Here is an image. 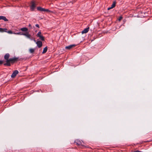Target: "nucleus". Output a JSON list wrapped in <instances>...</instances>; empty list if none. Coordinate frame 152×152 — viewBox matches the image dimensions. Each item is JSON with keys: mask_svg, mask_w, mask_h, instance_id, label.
Here are the masks:
<instances>
[{"mask_svg": "<svg viewBox=\"0 0 152 152\" xmlns=\"http://www.w3.org/2000/svg\"><path fill=\"white\" fill-rule=\"evenodd\" d=\"M33 40H34V41L35 42H36V40L35 39H34Z\"/></svg>", "mask_w": 152, "mask_h": 152, "instance_id": "obj_28", "label": "nucleus"}, {"mask_svg": "<svg viewBox=\"0 0 152 152\" xmlns=\"http://www.w3.org/2000/svg\"><path fill=\"white\" fill-rule=\"evenodd\" d=\"M115 4H116L115 2V1L113 2V4L111 5V7H109L107 8V10H109L113 8L114 7H115Z\"/></svg>", "mask_w": 152, "mask_h": 152, "instance_id": "obj_8", "label": "nucleus"}, {"mask_svg": "<svg viewBox=\"0 0 152 152\" xmlns=\"http://www.w3.org/2000/svg\"><path fill=\"white\" fill-rule=\"evenodd\" d=\"M7 30V29L6 28H0V32H6V31Z\"/></svg>", "mask_w": 152, "mask_h": 152, "instance_id": "obj_13", "label": "nucleus"}, {"mask_svg": "<svg viewBox=\"0 0 152 152\" xmlns=\"http://www.w3.org/2000/svg\"><path fill=\"white\" fill-rule=\"evenodd\" d=\"M3 20L5 21H7L8 20L5 17L2 16H0V20Z\"/></svg>", "mask_w": 152, "mask_h": 152, "instance_id": "obj_10", "label": "nucleus"}, {"mask_svg": "<svg viewBox=\"0 0 152 152\" xmlns=\"http://www.w3.org/2000/svg\"><path fill=\"white\" fill-rule=\"evenodd\" d=\"M18 70H15L11 75V77L13 78L15 77L16 76V75L18 73Z\"/></svg>", "mask_w": 152, "mask_h": 152, "instance_id": "obj_3", "label": "nucleus"}, {"mask_svg": "<svg viewBox=\"0 0 152 152\" xmlns=\"http://www.w3.org/2000/svg\"><path fill=\"white\" fill-rule=\"evenodd\" d=\"M48 50V47L47 46L46 47L44 48L42 52V53L44 54Z\"/></svg>", "mask_w": 152, "mask_h": 152, "instance_id": "obj_15", "label": "nucleus"}, {"mask_svg": "<svg viewBox=\"0 0 152 152\" xmlns=\"http://www.w3.org/2000/svg\"><path fill=\"white\" fill-rule=\"evenodd\" d=\"M20 30L23 31H27L28 30V29L26 27H24L21 28Z\"/></svg>", "mask_w": 152, "mask_h": 152, "instance_id": "obj_14", "label": "nucleus"}, {"mask_svg": "<svg viewBox=\"0 0 152 152\" xmlns=\"http://www.w3.org/2000/svg\"><path fill=\"white\" fill-rule=\"evenodd\" d=\"M39 37L40 39L42 41H44L45 40L44 37L42 35L38 37Z\"/></svg>", "mask_w": 152, "mask_h": 152, "instance_id": "obj_17", "label": "nucleus"}, {"mask_svg": "<svg viewBox=\"0 0 152 152\" xmlns=\"http://www.w3.org/2000/svg\"><path fill=\"white\" fill-rule=\"evenodd\" d=\"M31 38H29V39H30V40H33V39H34V38L32 37V36H31Z\"/></svg>", "mask_w": 152, "mask_h": 152, "instance_id": "obj_24", "label": "nucleus"}, {"mask_svg": "<svg viewBox=\"0 0 152 152\" xmlns=\"http://www.w3.org/2000/svg\"><path fill=\"white\" fill-rule=\"evenodd\" d=\"M37 10H38L40 11H45V9L42 8L41 7H37Z\"/></svg>", "mask_w": 152, "mask_h": 152, "instance_id": "obj_12", "label": "nucleus"}, {"mask_svg": "<svg viewBox=\"0 0 152 152\" xmlns=\"http://www.w3.org/2000/svg\"><path fill=\"white\" fill-rule=\"evenodd\" d=\"M18 58L15 57L12 58H9V60L6 61V63L4 64V65L10 66H11L10 63H13L15 62L18 61Z\"/></svg>", "mask_w": 152, "mask_h": 152, "instance_id": "obj_1", "label": "nucleus"}, {"mask_svg": "<svg viewBox=\"0 0 152 152\" xmlns=\"http://www.w3.org/2000/svg\"><path fill=\"white\" fill-rule=\"evenodd\" d=\"M122 17L121 16H120L119 17V18H118V20L119 21H120L122 19Z\"/></svg>", "mask_w": 152, "mask_h": 152, "instance_id": "obj_22", "label": "nucleus"}, {"mask_svg": "<svg viewBox=\"0 0 152 152\" xmlns=\"http://www.w3.org/2000/svg\"><path fill=\"white\" fill-rule=\"evenodd\" d=\"M89 27L85 28L83 31L82 32V34L84 33H86L88 32L89 30Z\"/></svg>", "mask_w": 152, "mask_h": 152, "instance_id": "obj_9", "label": "nucleus"}, {"mask_svg": "<svg viewBox=\"0 0 152 152\" xmlns=\"http://www.w3.org/2000/svg\"><path fill=\"white\" fill-rule=\"evenodd\" d=\"M72 3V2H70L69 3Z\"/></svg>", "mask_w": 152, "mask_h": 152, "instance_id": "obj_30", "label": "nucleus"}, {"mask_svg": "<svg viewBox=\"0 0 152 152\" xmlns=\"http://www.w3.org/2000/svg\"><path fill=\"white\" fill-rule=\"evenodd\" d=\"M3 62L4 61H3L0 60V65H1L3 64Z\"/></svg>", "mask_w": 152, "mask_h": 152, "instance_id": "obj_23", "label": "nucleus"}, {"mask_svg": "<svg viewBox=\"0 0 152 152\" xmlns=\"http://www.w3.org/2000/svg\"><path fill=\"white\" fill-rule=\"evenodd\" d=\"M75 143H76V145H79V146H80V148H82V147L81 146H82V147H85V146H84L83 145H82V143H81V142L80 141V140H76L75 141Z\"/></svg>", "mask_w": 152, "mask_h": 152, "instance_id": "obj_2", "label": "nucleus"}, {"mask_svg": "<svg viewBox=\"0 0 152 152\" xmlns=\"http://www.w3.org/2000/svg\"><path fill=\"white\" fill-rule=\"evenodd\" d=\"M22 35L25 36L27 38L29 39L31 38V35L29 34L28 32H26L25 33H22Z\"/></svg>", "mask_w": 152, "mask_h": 152, "instance_id": "obj_5", "label": "nucleus"}, {"mask_svg": "<svg viewBox=\"0 0 152 152\" xmlns=\"http://www.w3.org/2000/svg\"><path fill=\"white\" fill-rule=\"evenodd\" d=\"M34 49L33 48H31L29 49V51L31 53H33L34 51Z\"/></svg>", "mask_w": 152, "mask_h": 152, "instance_id": "obj_16", "label": "nucleus"}, {"mask_svg": "<svg viewBox=\"0 0 152 152\" xmlns=\"http://www.w3.org/2000/svg\"><path fill=\"white\" fill-rule=\"evenodd\" d=\"M35 26L37 27L38 28H39V26L38 24H36Z\"/></svg>", "mask_w": 152, "mask_h": 152, "instance_id": "obj_25", "label": "nucleus"}, {"mask_svg": "<svg viewBox=\"0 0 152 152\" xmlns=\"http://www.w3.org/2000/svg\"><path fill=\"white\" fill-rule=\"evenodd\" d=\"M13 34H18V35H22V33H21V32H19L18 33H13Z\"/></svg>", "mask_w": 152, "mask_h": 152, "instance_id": "obj_18", "label": "nucleus"}, {"mask_svg": "<svg viewBox=\"0 0 152 152\" xmlns=\"http://www.w3.org/2000/svg\"><path fill=\"white\" fill-rule=\"evenodd\" d=\"M42 33L40 31H39L37 34V36L38 37L41 35Z\"/></svg>", "mask_w": 152, "mask_h": 152, "instance_id": "obj_20", "label": "nucleus"}, {"mask_svg": "<svg viewBox=\"0 0 152 152\" xmlns=\"http://www.w3.org/2000/svg\"><path fill=\"white\" fill-rule=\"evenodd\" d=\"M146 141L145 142H150V141Z\"/></svg>", "mask_w": 152, "mask_h": 152, "instance_id": "obj_29", "label": "nucleus"}, {"mask_svg": "<svg viewBox=\"0 0 152 152\" xmlns=\"http://www.w3.org/2000/svg\"><path fill=\"white\" fill-rule=\"evenodd\" d=\"M6 32L10 34H13V33L12 32V31L11 30L9 31H6Z\"/></svg>", "mask_w": 152, "mask_h": 152, "instance_id": "obj_19", "label": "nucleus"}, {"mask_svg": "<svg viewBox=\"0 0 152 152\" xmlns=\"http://www.w3.org/2000/svg\"><path fill=\"white\" fill-rule=\"evenodd\" d=\"M37 46L39 48H41L42 45V42L40 41H38L36 42Z\"/></svg>", "mask_w": 152, "mask_h": 152, "instance_id": "obj_4", "label": "nucleus"}, {"mask_svg": "<svg viewBox=\"0 0 152 152\" xmlns=\"http://www.w3.org/2000/svg\"><path fill=\"white\" fill-rule=\"evenodd\" d=\"M76 45L75 44L70 45L66 46L65 47V49L68 50H70L73 48Z\"/></svg>", "mask_w": 152, "mask_h": 152, "instance_id": "obj_6", "label": "nucleus"}, {"mask_svg": "<svg viewBox=\"0 0 152 152\" xmlns=\"http://www.w3.org/2000/svg\"><path fill=\"white\" fill-rule=\"evenodd\" d=\"M10 56V55L9 53H6L4 56V58L6 60V61H7L8 60H9V58Z\"/></svg>", "mask_w": 152, "mask_h": 152, "instance_id": "obj_7", "label": "nucleus"}, {"mask_svg": "<svg viewBox=\"0 0 152 152\" xmlns=\"http://www.w3.org/2000/svg\"><path fill=\"white\" fill-rule=\"evenodd\" d=\"M134 152H141L140 151H134Z\"/></svg>", "mask_w": 152, "mask_h": 152, "instance_id": "obj_26", "label": "nucleus"}, {"mask_svg": "<svg viewBox=\"0 0 152 152\" xmlns=\"http://www.w3.org/2000/svg\"><path fill=\"white\" fill-rule=\"evenodd\" d=\"M35 7V4L34 2H32V4L31 6V9L32 10H33L34 9V8Z\"/></svg>", "mask_w": 152, "mask_h": 152, "instance_id": "obj_11", "label": "nucleus"}, {"mask_svg": "<svg viewBox=\"0 0 152 152\" xmlns=\"http://www.w3.org/2000/svg\"><path fill=\"white\" fill-rule=\"evenodd\" d=\"M28 26L29 27H31V25L30 24H29L28 25Z\"/></svg>", "mask_w": 152, "mask_h": 152, "instance_id": "obj_27", "label": "nucleus"}, {"mask_svg": "<svg viewBox=\"0 0 152 152\" xmlns=\"http://www.w3.org/2000/svg\"><path fill=\"white\" fill-rule=\"evenodd\" d=\"M45 11L47 12H52V11H51L49 10L48 9H45Z\"/></svg>", "mask_w": 152, "mask_h": 152, "instance_id": "obj_21", "label": "nucleus"}]
</instances>
